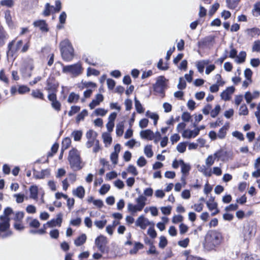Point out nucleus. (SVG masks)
<instances>
[{
  "mask_svg": "<svg viewBox=\"0 0 260 260\" xmlns=\"http://www.w3.org/2000/svg\"><path fill=\"white\" fill-rule=\"evenodd\" d=\"M107 223V220L106 219L96 220L94 221V224L99 229H103Z\"/></svg>",
  "mask_w": 260,
  "mask_h": 260,
  "instance_id": "nucleus-37",
  "label": "nucleus"
},
{
  "mask_svg": "<svg viewBox=\"0 0 260 260\" xmlns=\"http://www.w3.org/2000/svg\"><path fill=\"white\" fill-rule=\"evenodd\" d=\"M86 240V236L85 234H83L78 237L74 241L75 244L77 246H79L83 244Z\"/></svg>",
  "mask_w": 260,
  "mask_h": 260,
  "instance_id": "nucleus-33",
  "label": "nucleus"
},
{
  "mask_svg": "<svg viewBox=\"0 0 260 260\" xmlns=\"http://www.w3.org/2000/svg\"><path fill=\"white\" fill-rule=\"evenodd\" d=\"M80 110V107L77 106H73L71 108V110L69 112L68 115L69 116H72L74 114L78 112Z\"/></svg>",
  "mask_w": 260,
  "mask_h": 260,
  "instance_id": "nucleus-51",
  "label": "nucleus"
},
{
  "mask_svg": "<svg viewBox=\"0 0 260 260\" xmlns=\"http://www.w3.org/2000/svg\"><path fill=\"white\" fill-rule=\"evenodd\" d=\"M73 194L80 199H83L85 195V189L82 186L77 187L73 190Z\"/></svg>",
  "mask_w": 260,
  "mask_h": 260,
  "instance_id": "nucleus-23",
  "label": "nucleus"
},
{
  "mask_svg": "<svg viewBox=\"0 0 260 260\" xmlns=\"http://www.w3.org/2000/svg\"><path fill=\"white\" fill-rule=\"evenodd\" d=\"M107 111L103 108H98L95 110L94 113L97 116H104L107 113Z\"/></svg>",
  "mask_w": 260,
  "mask_h": 260,
  "instance_id": "nucleus-63",
  "label": "nucleus"
},
{
  "mask_svg": "<svg viewBox=\"0 0 260 260\" xmlns=\"http://www.w3.org/2000/svg\"><path fill=\"white\" fill-rule=\"evenodd\" d=\"M167 80L164 76H159L157 78L155 84L153 85L154 91L164 96L165 90L167 87Z\"/></svg>",
  "mask_w": 260,
  "mask_h": 260,
  "instance_id": "nucleus-8",
  "label": "nucleus"
},
{
  "mask_svg": "<svg viewBox=\"0 0 260 260\" xmlns=\"http://www.w3.org/2000/svg\"><path fill=\"white\" fill-rule=\"evenodd\" d=\"M52 7V6H51L49 3H46L43 11V15L45 16L50 15Z\"/></svg>",
  "mask_w": 260,
  "mask_h": 260,
  "instance_id": "nucleus-55",
  "label": "nucleus"
},
{
  "mask_svg": "<svg viewBox=\"0 0 260 260\" xmlns=\"http://www.w3.org/2000/svg\"><path fill=\"white\" fill-rule=\"evenodd\" d=\"M241 0H226V6L230 9H236Z\"/></svg>",
  "mask_w": 260,
  "mask_h": 260,
  "instance_id": "nucleus-28",
  "label": "nucleus"
},
{
  "mask_svg": "<svg viewBox=\"0 0 260 260\" xmlns=\"http://www.w3.org/2000/svg\"><path fill=\"white\" fill-rule=\"evenodd\" d=\"M13 211L11 207L6 208L3 214L0 216V238L5 239L10 237L12 232L9 230L10 218L9 216Z\"/></svg>",
  "mask_w": 260,
  "mask_h": 260,
  "instance_id": "nucleus-2",
  "label": "nucleus"
},
{
  "mask_svg": "<svg viewBox=\"0 0 260 260\" xmlns=\"http://www.w3.org/2000/svg\"><path fill=\"white\" fill-rule=\"evenodd\" d=\"M5 18L6 21L7 23L9 26H11L13 24L12 17L11 15L10 11L8 10L6 11L5 13Z\"/></svg>",
  "mask_w": 260,
  "mask_h": 260,
  "instance_id": "nucleus-45",
  "label": "nucleus"
},
{
  "mask_svg": "<svg viewBox=\"0 0 260 260\" xmlns=\"http://www.w3.org/2000/svg\"><path fill=\"white\" fill-rule=\"evenodd\" d=\"M71 140L70 138L67 137L62 140L61 149L62 150L67 149L70 146Z\"/></svg>",
  "mask_w": 260,
  "mask_h": 260,
  "instance_id": "nucleus-41",
  "label": "nucleus"
},
{
  "mask_svg": "<svg viewBox=\"0 0 260 260\" xmlns=\"http://www.w3.org/2000/svg\"><path fill=\"white\" fill-rule=\"evenodd\" d=\"M209 63V60H203L198 62L197 64V68L198 71L201 73H203L204 72L205 66L208 64Z\"/></svg>",
  "mask_w": 260,
  "mask_h": 260,
  "instance_id": "nucleus-29",
  "label": "nucleus"
},
{
  "mask_svg": "<svg viewBox=\"0 0 260 260\" xmlns=\"http://www.w3.org/2000/svg\"><path fill=\"white\" fill-rule=\"evenodd\" d=\"M104 97L101 94H98L95 99H93L89 104V107L91 109H94L96 106H98L101 102L103 101Z\"/></svg>",
  "mask_w": 260,
  "mask_h": 260,
  "instance_id": "nucleus-22",
  "label": "nucleus"
},
{
  "mask_svg": "<svg viewBox=\"0 0 260 260\" xmlns=\"http://www.w3.org/2000/svg\"><path fill=\"white\" fill-rule=\"evenodd\" d=\"M15 40H13L8 44L7 55L13 56L20 49L22 46V40L18 41L15 44Z\"/></svg>",
  "mask_w": 260,
  "mask_h": 260,
  "instance_id": "nucleus-9",
  "label": "nucleus"
},
{
  "mask_svg": "<svg viewBox=\"0 0 260 260\" xmlns=\"http://www.w3.org/2000/svg\"><path fill=\"white\" fill-rule=\"evenodd\" d=\"M256 227L254 224L248 225L244 228L243 231V237L244 241L249 240L255 235Z\"/></svg>",
  "mask_w": 260,
  "mask_h": 260,
  "instance_id": "nucleus-11",
  "label": "nucleus"
},
{
  "mask_svg": "<svg viewBox=\"0 0 260 260\" xmlns=\"http://www.w3.org/2000/svg\"><path fill=\"white\" fill-rule=\"evenodd\" d=\"M143 247V245L140 242H136L134 248L129 251V253L134 254L137 253L138 251Z\"/></svg>",
  "mask_w": 260,
  "mask_h": 260,
  "instance_id": "nucleus-40",
  "label": "nucleus"
},
{
  "mask_svg": "<svg viewBox=\"0 0 260 260\" xmlns=\"http://www.w3.org/2000/svg\"><path fill=\"white\" fill-rule=\"evenodd\" d=\"M62 222V218L61 215L60 214L57 215V217L56 219H52V220L48 221L46 223L49 227L52 228L55 226L56 225H58L59 226H61V223Z\"/></svg>",
  "mask_w": 260,
  "mask_h": 260,
  "instance_id": "nucleus-21",
  "label": "nucleus"
},
{
  "mask_svg": "<svg viewBox=\"0 0 260 260\" xmlns=\"http://www.w3.org/2000/svg\"><path fill=\"white\" fill-rule=\"evenodd\" d=\"M220 111V106L217 105L215 106V108L212 110L210 112L211 116L213 118H215L217 116Z\"/></svg>",
  "mask_w": 260,
  "mask_h": 260,
  "instance_id": "nucleus-49",
  "label": "nucleus"
},
{
  "mask_svg": "<svg viewBox=\"0 0 260 260\" xmlns=\"http://www.w3.org/2000/svg\"><path fill=\"white\" fill-rule=\"evenodd\" d=\"M198 129L189 130L185 129L183 131L182 136L184 138L191 139L196 137L198 134Z\"/></svg>",
  "mask_w": 260,
  "mask_h": 260,
  "instance_id": "nucleus-16",
  "label": "nucleus"
},
{
  "mask_svg": "<svg viewBox=\"0 0 260 260\" xmlns=\"http://www.w3.org/2000/svg\"><path fill=\"white\" fill-rule=\"evenodd\" d=\"M97 136L98 134L92 129H90L87 132L86 134V137L88 140L86 143L87 148H91L96 144V141H99L96 139Z\"/></svg>",
  "mask_w": 260,
  "mask_h": 260,
  "instance_id": "nucleus-10",
  "label": "nucleus"
},
{
  "mask_svg": "<svg viewBox=\"0 0 260 260\" xmlns=\"http://www.w3.org/2000/svg\"><path fill=\"white\" fill-rule=\"evenodd\" d=\"M223 240L222 234L217 230H209L205 235L204 246L208 251L215 250Z\"/></svg>",
  "mask_w": 260,
  "mask_h": 260,
  "instance_id": "nucleus-1",
  "label": "nucleus"
},
{
  "mask_svg": "<svg viewBox=\"0 0 260 260\" xmlns=\"http://www.w3.org/2000/svg\"><path fill=\"white\" fill-rule=\"evenodd\" d=\"M186 83L185 81L182 77L179 78V83L177 85V87L180 90L184 89L186 88Z\"/></svg>",
  "mask_w": 260,
  "mask_h": 260,
  "instance_id": "nucleus-52",
  "label": "nucleus"
},
{
  "mask_svg": "<svg viewBox=\"0 0 260 260\" xmlns=\"http://www.w3.org/2000/svg\"><path fill=\"white\" fill-rule=\"evenodd\" d=\"M123 128H124V125L122 123H118L117 124L116 133V135L118 136H121L123 135Z\"/></svg>",
  "mask_w": 260,
  "mask_h": 260,
  "instance_id": "nucleus-48",
  "label": "nucleus"
},
{
  "mask_svg": "<svg viewBox=\"0 0 260 260\" xmlns=\"http://www.w3.org/2000/svg\"><path fill=\"white\" fill-rule=\"evenodd\" d=\"M24 63L25 64L28 63V64H26V68L30 69V70H32L34 69L33 66V59L30 57H27L24 60Z\"/></svg>",
  "mask_w": 260,
  "mask_h": 260,
  "instance_id": "nucleus-46",
  "label": "nucleus"
},
{
  "mask_svg": "<svg viewBox=\"0 0 260 260\" xmlns=\"http://www.w3.org/2000/svg\"><path fill=\"white\" fill-rule=\"evenodd\" d=\"M82 136V133L81 131H74L72 133V136L74 138L75 141H80Z\"/></svg>",
  "mask_w": 260,
  "mask_h": 260,
  "instance_id": "nucleus-42",
  "label": "nucleus"
},
{
  "mask_svg": "<svg viewBox=\"0 0 260 260\" xmlns=\"http://www.w3.org/2000/svg\"><path fill=\"white\" fill-rule=\"evenodd\" d=\"M79 99V95L75 93L74 92H71L68 98V102L69 103H76L78 102Z\"/></svg>",
  "mask_w": 260,
  "mask_h": 260,
  "instance_id": "nucleus-36",
  "label": "nucleus"
},
{
  "mask_svg": "<svg viewBox=\"0 0 260 260\" xmlns=\"http://www.w3.org/2000/svg\"><path fill=\"white\" fill-rule=\"evenodd\" d=\"M180 165L182 174L187 175L190 169L189 165L185 164L182 159H180Z\"/></svg>",
  "mask_w": 260,
  "mask_h": 260,
  "instance_id": "nucleus-27",
  "label": "nucleus"
},
{
  "mask_svg": "<svg viewBox=\"0 0 260 260\" xmlns=\"http://www.w3.org/2000/svg\"><path fill=\"white\" fill-rule=\"evenodd\" d=\"M176 148L180 153H183L186 150V145L185 143H180L178 144Z\"/></svg>",
  "mask_w": 260,
  "mask_h": 260,
  "instance_id": "nucleus-58",
  "label": "nucleus"
},
{
  "mask_svg": "<svg viewBox=\"0 0 260 260\" xmlns=\"http://www.w3.org/2000/svg\"><path fill=\"white\" fill-rule=\"evenodd\" d=\"M30 198L36 200L38 198V189L35 185L31 186L29 188Z\"/></svg>",
  "mask_w": 260,
  "mask_h": 260,
  "instance_id": "nucleus-30",
  "label": "nucleus"
},
{
  "mask_svg": "<svg viewBox=\"0 0 260 260\" xmlns=\"http://www.w3.org/2000/svg\"><path fill=\"white\" fill-rule=\"evenodd\" d=\"M31 95L36 99L44 100V94L39 89L33 90L31 92Z\"/></svg>",
  "mask_w": 260,
  "mask_h": 260,
  "instance_id": "nucleus-39",
  "label": "nucleus"
},
{
  "mask_svg": "<svg viewBox=\"0 0 260 260\" xmlns=\"http://www.w3.org/2000/svg\"><path fill=\"white\" fill-rule=\"evenodd\" d=\"M58 146V144L57 143L53 144L51 147V152L48 153V157H52L57 152Z\"/></svg>",
  "mask_w": 260,
  "mask_h": 260,
  "instance_id": "nucleus-61",
  "label": "nucleus"
},
{
  "mask_svg": "<svg viewBox=\"0 0 260 260\" xmlns=\"http://www.w3.org/2000/svg\"><path fill=\"white\" fill-rule=\"evenodd\" d=\"M137 163L139 167H143L145 166L147 163V161L143 156H140L138 158Z\"/></svg>",
  "mask_w": 260,
  "mask_h": 260,
  "instance_id": "nucleus-64",
  "label": "nucleus"
},
{
  "mask_svg": "<svg viewBox=\"0 0 260 260\" xmlns=\"http://www.w3.org/2000/svg\"><path fill=\"white\" fill-rule=\"evenodd\" d=\"M8 35L5 31L4 29L2 26H0V46H3L5 43L6 40L8 39Z\"/></svg>",
  "mask_w": 260,
  "mask_h": 260,
  "instance_id": "nucleus-26",
  "label": "nucleus"
},
{
  "mask_svg": "<svg viewBox=\"0 0 260 260\" xmlns=\"http://www.w3.org/2000/svg\"><path fill=\"white\" fill-rule=\"evenodd\" d=\"M62 59L66 61H71L74 57V49L68 39L62 41L59 44Z\"/></svg>",
  "mask_w": 260,
  "mask_h": 260,
  "instance_id": "nucleus-3",
  "label": "nucleus"
},
{
  "mask_svg": "<svg viewBox=\"0 0 260 260\" xmlns=\"http://www.w3.org/2000/svg\"><path fill=\"white\" fill-rule=\"evenodd\" d=\"M162 64H163V60H162V59L161 58L159 59V60L157 63V67L158 68V69H159L160 70H163V71L167 70L169 68V67H168L167 63H166L165 66H162Z\"/></svg>",
  "mask_w": 260,
  "mask_h": 260,
  "instance_id": "nucleus-57",
  "label": "nucleus"
},
{
  "mask_svg": "<svg viewBox=\"0 0 260 260\" xmlns=\"http://www.w3.org/2000/svg\"><path fill=\"white\" fill-rule=\"evenodd\" d=\"M100 74V72L94 69H91L90 68H88L87 69V76H89L91 75L94 76H98Z\"/></svg>",
  "mask_w": 260,
  "mask_h": 260,
  "instance_id": "nucleus-60",
  "label": "nucleus"
},
{
  "mask_svg": "<svg viewBox=\"0 0 260 260\" xmlns=\"http://www.w3.org/2000/svg\"><path fill=\"white\" fill-rule=\"evenodd\" d=\"M144 153L147 156V157L149 158H150L153 156V152L152 150L151 145H147L145 147Z\"/></svg>",
  "mask_w": 260,
  "mask_h": 260,
  "instance_id": "nucleus-43",
  "label": "nucleus"
},
{
  "mask_svg": "<svg viewBox=\"0 0 260 260\" xmlns=\"http://www.w3.org/2000/svg\"><path fill=\"white\" fill-rule=\"evenodd\" d=\"M252 75V71L249 69L247 68L245 69L244 71V76L247 80L250 81L251 82V77Z\"/></svg>",
  "mask_w": 260,
  "mask_h": 260,
  "instance_id": "nucleus-56",
  "label": "nucleus"
},
{
  "mask_svg": "<svg viewBox=\"0 0 260 260\" xmlns=\"http://www.w3.org/2000/svg\"><path fill=\"white\" fill-rule=\"evenodd\" d=\"M110 185L108 184H104L101 187L99 192L101 194H106L110 189Z\"/></svg>",
  "mask_w": 260,
  "mask_h": 260,
  "instance_id": "nucleus-47",
  "label": "nucleus"
},
{
  "mask_svg": "<svg viewBox=\"0 0 260 260\" xmlns=\"http://www.w3.org/2000/svg\"><path fill=\"white\" fill-rule=\"evenodd\" d=\"M135 223L136 226L140 227L142 230H145L148 225L151 224V222L145 218L143 215L139 217Z\"/></svg>",
  "mask_w": 260,
  "mask_h": 260,
  "instance_id": "nucleus-13",
  "label": "nucleus"
},
{
  "mask_svg": "<svg viewBox=\"0 0 260 260\" xmlns=\"http://www.w3.org/2000/svg\"><path fill=\"white\" fill-rule=\"evenodd\" d=\"M48 99L51 102L52 108L57 112L61 110V103L57 100L56 94L55 93H50L48 95Z\"/></svg>",
  "mask_w": 260,
  "mask_h": 260,
  "instance_id": "nucleus-12",
  "label": "nucleus"
},
{
  "mask_svg": "<svg viewBox=\"0 0 260 260\" xmlns=\"http://www.w3.org/2000/svg\"><path fill=\"white\" fill-rule=\"evenodd\" d=\"M146 198L143 196H139L136 199V205H133L132 203L127 204V209L132 213H136L138 211H141L144 208L146 205Z\"/></svg>",
  "mask_w": 260,
  "mask_h": 260,
  "instance_id": "nucleus-5",
  "label": "nucleus"
},
{
  "mask_svg": "<svg viewBox=\"0 0 260 260\" xmlns=\"http://www.w3.org/2000/svg\"><path fill=\"white\" fill-rule=\"evenodd\" d=\"M103 138L104 142L108 144H111L112 142V137L108 133H104L103 134Z\"/></svg>",
  "mask_w": 260,
  "mask_h": 260,
  "instance_id": "nucleus-62",
  "label": "nucleus"
},
{
  "mask_svg": "<svg viewBox=\"0 0 260 260\" xmlns=\"http://www.w3.org/2000/svg\"><path fill=\"white\" fill-rule=\"evenodd\" d=\"M248 113V109L246 105L243 104L241 105L239 109V115H247Z\"/></svg>",
  "mask_w": 260,
  "mask_h": 260,
  "instance_id": "nucleus-53",
  "label": "nucleus"
},
{
  "mask_svg": "<svg viewBox=\"0 0 260 260\" xmlns=\"http://www.w3.org/2000/svg\"><path fill=\"white\" fill-rule=\"evenodd\" d=\"M215 157L213 155H209L207 158L205 160V164L207 167L210 168L212 166L214 163L215 160H216Z\"/></svg>",
  "mask_w": 260,
  "mask_h": 260,
  "instance_id": "nucleus-38",
  "label": "nucleus"
},
{
  "mask_svg": "<svg viewBox=\"0 0 260 260\" xmlns=\"http://www.w3.org/2000/svg\"><path fill=\"white\" fill-rule=\"evenodd\" d=\"M227 151L222 149H220L214 153V156L215 157L217 161L221 160L224 161L225 157L227 155Z\"/></svg>",
  "mask_w": 260,
  "mask_h": 260,
  "instance_id": "nucleus-25",
  "label": "nucleus"
},
{
  "mask_svg": "<svg viewBox=\"0 0 260 260\" xmlns=\"http://www.w3.org/2000/svg\"><path fill=\"white\" fill-rule=\"evenodd\" d=\"M108 241L106 237L100 235L95 240V244L99 251L103 253H108L109 248L107 246Z\"/></svg>",
  "mask_w": 260,
  "mask_h": 260,
  "instance_id": "nucleus-7",
  "label": "nucleus"
},
{
  "mask_svg": "<svg viewBox=\"0 0 260 260\" xmlns=\"http://www.w3.org/2000/svg\"><path fill=\"white\" fill-rule=\"evenodd\" d=\"M88 115V112L86 110L84 109L82 111L81 113H80L76 117V121L77 122H79L81 120L84 119V117Z\"/></svg>",
  "mask_w": 260,
  "mask_h": 260,
  "instance_id": "nucleus-44",
  "label": "nucleus"
},
{
  "mask_svg": "<svg viewBox=\"0 0 260 260\" xmlns=\"http://www.w3.org/2000/svg\"><path fill=\"white\" fill-rule=\"evenodd\" d=\"M23 217L24 213L23 212H17L15 214L14 219L16 222H20L23 219Z\"/></svg>",
  "mask_w": 260,
  "mask_h": 260,
  "instance_id": "nucleus-59",
  "label": "nucleus"
},
{
  "mask_svg": "<svg viewBox=\"0 0 260 260\" xmlns=\"http://www.w3.org/2000/svg\"><path fill=\"white\" fill-rule=\"evenodd\" d=\"M83 69L80 62L63 67L62 72L64 73H70L76 77L82 73Z\"/></svg>",
  "mask_w": 260,
  "mask_h": 260,
  "instance_id": "nucleus-6",
  "label": "nucleus"
},
{
  "mask_svg": "<svg viewBox=\"0 0 260 260\" xmlns=\"http://www.w3.org/2000/svg\"><path fill=\"white\" fill-rule=\"evenodd\" d=\"M229 125H224L218 131L217 134L218 138L220 139H224L226 135V132L228 129Z\"/></svg>",
  "mask_w": 260,
  "mask_h": 260,
  "instance_id": "nucleus-32",
  "label": "nucleus"
},
{
  "mask_svg": "<svg viewBox=\"0 0 260 260\" xmlns=\"http://www.w3.org/2000/svg\"><path fill=\"white\" fill-rule=\"evenodd\" d=\"M235 87L234 86H230L228 87L225 90L221 93V98L225 101L230 100L231 95L235 91Z\"/></svg>",
  "mask_w": 260,
  "mask_h": 260,
  "instance_id": "nucleus-15",
  "label": "nucleus"
},
{
  "mask_svg": "<svg viewBox=\"0 0 260 260\" xmlns=\"http://www.w3.org/2000/svg\"><path fill=\"white\" fill-rule=\"evenodd\" d=\"M246 56V53L245 51H241L239 53L238 56H237V58L235 60L236 62L237 63H242L244 62L245 60Z\"/></svg>",
  "mask_w": 260,
  "mask_h": 260,
  "instance_id": "nucleus-34",
  "label": "nucleus"
},
{
  "mask_svg": "<svg viewBox=\"0 0 260 260\" xmlns=\"http://www.w3.org/2000/svg\"><path fill=\"white\" fill-rule=\"evenodd\" d=\"M247 35L251 37H254L255 36L260 35V29L258 28L253 27L246 30Z\"/></svg>",
  "mask_w": 260,
  "mask_h": 260,
  "instance_id": "nucleus-31",
  "label": "nucleus"
},
{
  "mask_svg": "<svg viewBox=\"0 0 260 260\" xmlns=\"http://www.w3.org/2000/svg\"><path fill=\"white\" fill-rule=\"evenodd\" d=\"M198 171L202 173L206 177H210L212 175V171L211 169H209L207 166L205 165H198L197 167Z\"/></svg>",
  "mask_w": 260,
  "mask_h": 260,
  "instance_id": "nucleus-24",
  "label": "nucleus"
},
{
  "mask_svg": "<svg viewBox=\"0 0 260 260\" xmlns=\"http://www.w3.org/2000/svg\"><path fill=\"white\" fill-rule=\"evenodd\" d=\"M140 137L144 139L152 140L154 138V133L150 129H146L141 131Z\"/></svg>",
  "mask_w": 260,
  "mask_h": 260,
  "instance_id": "nucleus-17",
  "label": "nucleus"
},
{
  "mask_svg": "<svg viewBox=\"0 0 260 260\" xmlns=\"http://www.w3.org/2000/svg\"><path fill=\"white\" fill-rule=\"evenodd\" d=\"M214 37L209 36L205 38L203 40L198 42V46L199 47H207L214 41Z\"/></svg>",
  "mask_w": 260,
  "mask_h": 260,
  "instance_id": "nucleus-19",
  "label": "nucleus"
},
{
  "mask_svg": "<svg viewBox=\"0 0 260 260\" xmlns=\"http://www.w3.org/2000/svg\"><path fill=\"white\" fill-rule=\"evenodd\" d=\"M135 101V106L137 112L139 113H142L144 112V109L142 107L140 101L135 96L134 99Z\"/></svg>",
  "mask_w": 260,
  "mask_h": 260,
  "instance_id": "nucleus-35",
  "label": "nucleus"
},
{
  "mask_svg": "<svg viewBox=\"0 0 260 260\" xmlns=\"http://www.w3.org/2000/svg\"><path fill=\"white\" fill-rule=\"evenodd\" d=\"M68 160L71 169L75 171L81 170L83 167L80 153L76 149H73L70 151Z\"/></svg>",
  "mask_w": 260,
  "mask_h": 260,
  "instance_id": "nucleus-4",
  "label": "nucleus"
},
{
  "mask_svg": "<svg viewBox=\"0 0 260 260\" xmlns=\"http://www.w3.org/2000/svg\"><path fill=\"white\" fill-rule=\"evenodd\" d=\"M252 49L253 52H260V40H258L254 42Z\"/></svg>",
  "mask_w": 260,
  "mask_h": 260,
  "instance_id": "nucleus-54",
  "label": "nucleus"
},
{
  "mask_svg": "<svg viewBox=\"0 0 260 260\" xmlns=\"http://www.w3.org/2000/svg\"><path fill=\"white\" fill-rule=\"evenodd\" d=\"M57 88L56 82L53 77H50L47 80V86L45 89L50 93H54Z\"/></svg>",
  "mask_w": 260,
  "mask_h": 260,
  "instance_id": "nucleus-14",
  "label": "nucleus"
},
{
  "mask_svg": "<svg viewBox=\"0 0 260 260\" xmlns=\"http://www.w3.org/2000/svg\"><path fill=\"white\" fill-rule=\"evenodd\" d=\"M168 241L165 236H161L159 238V247L160 248H164L167 245Z\"/></svg>",
  "mask_w": 260,
  "mask_h": 260,
  "instance_id": "nucleus-50",
  "label": "nucleus"
},
{
  "mask_svg": "<svg viewBox=\"0 0 260 260\" xmlns=\"http://www.w3.org/2000/svg\"><path fill=\"white\" fill-rule=\"evenodd\" d=\"M33 175L36 179H43L45 177H48L50 175V171L48 169H45L39 172L34 169Z\"/></svg>",
  "mask_w": 260,
  "mask_h": 260,
  "instance_id": "nucleus-18",
  "label": "nucleus"
},
{
  "mask_svg": "<svg viewBox=\"0 0 260 260\" xmlns=\"http://www.w3.org/2000/svg\"><path fill=\"white\" fill-rule=\"evenodd\" d=\"M35 27H38L42 31L47 32L48 31V25L46 21L43 20H39L34 22Z\"/></svg>",
  "mask_w": 260,
  "mask_h": 260,
  "instance_id": "nucleus-20",
  "label": "nucleus"
}]
</instances>
